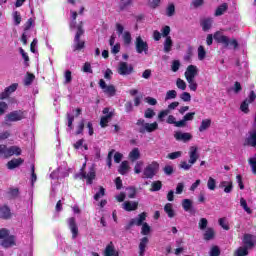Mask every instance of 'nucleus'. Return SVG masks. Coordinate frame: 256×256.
I'll list each match as a JSON object with an SVG mask.
<instances>
[{
	"instance_id": "obj_1",
	"label": "nucleus",
	"mask_w": 256,
	"mask_h": 256,
	"mask_svg": "<svg viewBox=\"0 0 256 256\" xmlns=\"http://www.w3.org/2000/svg\"><path fill=\"white\" fill-rule=\"evenodd\" d=\"M83 21H80L76 27L77 31L74 37L73 51H82L85 49V41L81 40V37L85 35V29H83Z\"/></svg>"
},
{
	"instance_id": "obj_2",
	"label": "nucleus",
	"mask_w": 256,
	"mask_h": 256,
	"mask_svg": "<svg viewBox=\"0 0 256 256\" xmlns=\"http://www.w3.org/2000/svg\"><path fill=\"white\" fill-rule=\"evenodd\" d=\"M136 125L140 127L138 129V133H153V131H157L159 129V124L157 122L146 123L144 119H138Z\"/></svg>"
},
{
	"instance_id": "obj_3",
	"label": "nucleus",
	"mask_w": 256,
	"mask_h": 256,
	"mask_svg": "<svg viewBox=\"0 0 256 256\" xmlns=\"http://www.w3.org/2000/svg\"><path fill=\"white\" fill-rule=\"evenodd\" d=\"M23 119H26V112L23 110H14L5 116L4 124L9 126L11 125L10 123L23 121Z\"/></svg>"
},
{
	"instance_id": "obj_4",
	"label": "nucleus",
	"mask_w": 256,
	"mask_h": 256,
	"mask_svg": "<svg viewBox=\"0 0 256 256\" xmlns=\"http://www.w3.org/2000/svg\"><path fill=\"white\" fill-rule=\"evenodd\" d=\"M214 39L216 42L224 45V47H229V45L231 47H233L234 49H237V47H239V42H237V39L229 40V37H227L225 35H221V34H219V32H216L214 34Z\"/></svg>"
},
{
	"instance_id": "obj_5",
	"label": "nucleus",
	"mask_w": 256,
	"mask_h": 256,
	"mask_svg": "<svg viewBox=\"0 0 256 256\" xmlns=\"http://www.w3.org/2000/svg\"><path fill=\"white\" fill-rule=\"evenodd\" d=\"M2 239V247L5 249L13 247L15 245V236H9V230L2 228L0 229V241Z\"/></svg>"
},
{
	"instance_id": "obj_6",
	"label": "nucleus",
	"mask_w": 256,
	"mask_h": 256,
	"mask_svg": "<svg viewBox=\"0 0 256 256\" xmlns=\"http://www.w3.org/2000/svg\"><path fill=\"white\" fill-rule=\"evenodd\" d=\"M146 219H147V213L146 212L140 213L137 218L131 219L129 223L125 225V230L129 231L131 227H133L134 225H136L137 227H141L143 223L146 221Z\"/></svg>"
},
{
	"instance_id": "obj_7",
	"label": "nucleus",
	"mask_w": 256,
	"mask_h": 256,
	"mask_svg": "<svg viewBox=\"0 0 256 256\" xmlns=\"http://www.w3.org/2000/svg\"><path fill=\"white\" fill-rule=\"evenodd\" d=\"M99 87L108 97H115V95H117V88H115V85H107L103 79L99 80Z\"/></svg>"
},
{
	"instance_id": "obj_8",
	"label": "nucleus",
	"mask_w": 256,
	"mask_h": 256,
	"mask_svg": "<svg viewBox=\"0 0 256 256\" xmlns=\"http://www.w3.org/2000/svg\"><path fill=\"white\" fill-rule=\"evenodd\" d=\"M102 113L104 116H102L100 119V126L102 127V129H105V127H107L109 125V121H111V119H113L115 112L110 111V108L106 107L103 109Z\"/></svg>"
},
{
	"instance_id": "obj_9",
	"label": "nucleus",
	"mask_w": 256,
	"mask_h": 256,
	"mask_svg": "<svg viewBox=\"0 0 256 256\" xmlns=\"http://www.w3.org/2000/svg\"><path fill=\"white\" fill-rule=\"evenodd\" d=\"M136 53H149V44L141 38V36L136 37L135 41Z\"/></svg>"
},
{
	"instance_id": "obj_10",
	"label": "nucleus",
	"mask_w": 256,
	"mask_h": 256,
	"mask_svg": "<svg viewBox=\"0 0 256 256\" xmlns=\"http://www.w3.org/2000/svg\"><path fill=\"white\" fill-rule=\"evenodd\" d=\"M256 99V94L255 91H250V94L248 96V98H246L240 105V111H242V113H249V104L253 103Z\"/></svg>"
},
{
	"instance_id": "obj_11",
	"label": "nucleus",
	"mask_w": 256,
	"mask_h": 256,
	"mask_svg": "<svg viewBox=\"0 0 256 256\" xmlns=\"http://www.w3.org/2000/svg\"><path fill=\"white\" fill-rule=\"evenodd\" d=\"M117 72L123 76L131 75V73L135 72V68H133V65L127 64V62H120Z\"/></svg>"
},
{
	"instance_id": "obj_12",
	"label": "nucleus",
	"mask_w": 256,
	"mask_h": 256,
	"mask_svg": "<svg viewBox=\"0 0 256 256\" xmlns=\"http://www.w3.org/2000/svg\"><path fill=\"white\" fill-rule=\"evenodd\" d=\"M68 227L72 233V239L79 237V226L77 225V219L70 217L67 219Z\"/></svg>"
},
{
	"instance_id": "obj_13",
	"label": "nucleus",
	"mask_w": 256,
	"mask_h": 256,
	"mask_svg": "<svg viewBox=\"0 0 256 256\" xmlns=\"http://www.w3.org/2000/svg\"><path fill=\"white\" fill-rule=\"evenodd\" d=\"M159 169V163L157 162H152L146 168L144 169V176L146 179H153L155 177V171Z\"/></svg>"
},
{
	"instance_id": "obj_14",
	"label": "nucleus",
	"mask_w": 256,
	"mask_h": 256,
	"mask_svg": "<svg viewBox=\"0 0 256 256\" xmlns=\"http://www.w3.org/2000/svg\"><path fill=\"white\" fill-rule=\"evenodd\" d=\"M82 179H86L87 185H93V180L97 177V173L95 172V167H90L89 172H81Z\"/></svg>"
},
{
	"instance_id": "obj_15",
	"label": "nucleus",
	"mask_w": 256,
	"mask_h": 256,
	"mask_svg": "<svg viewBox=\"0 0 256 256\" xmlns=\"http://www.w3.org/2000/svg\"><path fill=\"white\" fill-rule=\"evenodd\" d=\"M243 244L246 249H253L256 245V236L252 234H244Z\"/></svg>"
},
{
	"instance_id": "obj_16",
	"label": "nucleus",
	"mask_w": 256,
	"mask_h": 256,
	"mask_svg": "<svg viewBox=\"0 0 256 256\" xmlns=\"http://www.w3.org/2000/svg\"><path fill=\"white\" fill-rule=\"evenodd\" d=\"M174 139L176 141H182L183 143H188V141H191L193 139V135L189 132H175Z\"/></svg>"
},
{
	"instance_id": "obj_17",
	"label": "nucleus",
	"mask_w": 256,
	"mask_h": 256,
	"mask_svg": "<svg viewBox=\"0 0 256 256\" xmlns=\"http://www.w3.org/2000/svg\"><path fill=\"white\" fill-rule=\"evenodd\" d=\"M17 87H19V84L17 83H13L6 87L4 91L0 93V100L7 99L11 93H15L17 91Z\"/></svg>"
},
{
	"instance_id": "obj_18",
	"label": "nucleus",
	"mask_w": 256,
	"mask_h": 256,
	"mask_svg": "<svg viewBox=\"0 0 256 256\" xmlns=\"http://www.w3.org/2000/svg\"><path fill=\"white\" fill-rule=\"evenodd\" d=\"M244 145L256 147V125H254L253 129L249 132V136L245 139Z\"/></svg>"
},
{
	"instance_id": "obj_19",
	"label": "nucleus",
	"mask_w": 256,
	"mask_h": 256,
	"mask_svg": "<svg viewBox=\"0 0 256 256\" xmlns=\"http://www.w3.org/2000/svg\"><path fill=\"white\" fill-rule=\"evenodd\" d=\"M25 163L23 158H13L12 160L8 161L6 164L7 169L13 171V169H17V167H21Z\"/></svg>"
},
{
	"instance_id": "obj_20",
	"label": "nucleus",
	"mask_w": 256,
	"mask_h": 256,
	"mask_svg": "<svg viewBox=\"0 0 256 256\" xmlns=\"http://www.w3.org/2000/svg\"><path fill=\"white\" fill-rule=\"evenodd\" d=\"M197 73H199L197 66L189 65L184 73L185 79H195V77H197Z\"/></svg>"
},
{
	"instance_id": "obj_21",
	"label": "nucleus",
	"mask_w": 256,
	"mask_h": 256,
	"mask_svg": "<svg viewBox=\"0 0 256 256\" xmlns=\"http://www.w3.org/2000/svg\"><path fill=\"white\" fill-rule=\"evenodd\" d=\"M197 151V146L190 147L188 160V163H190V165H195V163H197V159H199V153H197Z\"/></svg>"
},
{
	"instance_id": "obj_22",
	"label": "nucleus",
	"mask_w": 256,
	"mask_h": 256,
	"mask_svg": "<svg viewBox=\"0 0 256 256\" xmlns=\"http://www.w3.org/2000/svg\"><path fill=\"white\" fill-rule=\"evenodd\" d=\"M13 217V213H11V208L9 206L4 205L0 207V219H4V221H7Z\"/></svg>"
},
{
	"instance_id": "obj_23",
	"label": "nucleus",
	"mask_w": 256,
	"mask_h": 256,
	"mask_svg": "<svg viewBox=\"0 0 256 256\" xmlns=\"http://www.w3.org/2000/svg\"><path fill=\"white\" fill-rule=\"evenodd\" d=\"M195 119V112H188L186 113L182 120H179V123H177L180 127H187V121H193Z\"/></svg>"
},
{
	"instance_id": "obj_24",
	"label": "nucleus",
	"mask_w": 256,
	"mask_h": 256,
	"mask_svg": "<svg viewBox=\"0 0 256 256\" xmlns=\"http://www.w3.org/2000/svg\"><path fill=\"white\" fill-rule=\"evenodd\" d=\"M147 245H149V238L147 236H144L143 238L140 239L139 256H145Z\"/></svg>"
},
{
	"instance_id": "obj_25",
	"label": "nucleus",
	"mask_w": 256,
	"mask_h": 256,
	"mask_svg": "<svg viewBox=\"0 0 256 256\" xmlns=\"http://www.w3.org/2000/svg\"><path fill=\"white\" fill-rule=\"evenodd\" d=\"M204 241H211L215 239V229L209 227L205 230L203 234Z\"/></svg>"
},
{
	"instance_id": "obj_26",
	"label": "nucleus",
	"mask_w": 256,
	"mask_h": 256,
	"mask_svg": "<svg viewBox=\"0 0 256 256\" xmlns=\"http://www.w3.org/2000/svg\"><path fill=\"white\" fill-rule=\"evenodd\" d=\"M117 253L118 252L115 250V245H113V242H110L104 249V256H114L117 255Z\"/></svg>"
},
{
	"instance_id": "obj_27",
	"label": "nucleus",
	"mask_w": 256,
	"mask_h": 256,
	"mask_svg": "<svg viewBox=\"0 0 256 256\" xmlns=\"http://www.w3.org/2000/svg\"><path fill=\"white\" fill-rule=\"evenodd\" d=\"M125 211H137L139 202L126 201L123 204Z\"/></svg>"
},
{
	"instance_id": "obj_28",
	"label": "nucleus",
	"mask_w": 256,
	"mask_h": 256,
	"mask_svg": "<svg viewBox=\"0 0 256 256\" xmlns=\"http://www.w3.org/2000/svg\"><path fill=\"white\" fill-rule=\"evenodd\" d=\"M6 155L9 157H13V155H21V149L19 148V146H11L9 148H7V152Z\"/></svg>"
},
{
	"instance_id": "obj_29",
	"label": "nucleus",
	"mask_w": 256,
	"mask_h": 256,
	"mask_svg": "<svg viewBox=\"0 0 256 256\" xmlns=\"http://www.w3.org/2000/svg\"><path fill=\"white\" fill-rule=\"evenodd\" d=\"M141 158V152H139V148H133L132 151L129 153V159L132 163L138 161Z\"/></svg>"
},
{
	"instance_id": "obj_30",
	"label": "nucleus",
	"mask_w": 256,
	"mask_h": 256,
	"mask_svg": "<svg viewBox=\"0 0 256 256\" xmlns=\"http://www.w3.org/2000/svg\"><path fill=\"white\" fill-rule=\"evenodd\" d=\"M182 207L184 211L191 213L193 211V201L191 199L182 200Z\"/></svg>"
},
{
	"instance_id": "obj_31",
	"label": "nucleus",
	"mask_w": 256,
	"mask_h": 256,
	"mask_svg": "<svg viewBox=\"0 0 256 256\" xmlns=\"http://www.w3.org/2000/svg\"><path fill=\"white\" fill-rule=\"evenodd\" d=\"M229 9V5L227 3H223L220 6H218L216 8L215 11V17H221V15H223L225 13V11H227Z\"/></svg>"
},
{
	"instance_id": "obj_32",
	"label": "nucleus",
	"mask_w": 256,
	"mask_h": 256,
	"mask_svg": "<svg viewBox=\"0 0 256 256\" xmlns=\"http://www.w3.org/2000/svg\"><path fill=\"white\" fill-rule=\"evenodd\" d=\"M200 25L203 31H209L213 25V20H211V18H206L201 21Z\"/></svg>"
},
{
	"instance_id": "obj_33",
	"label": "nucleus",
	"mask_w": 256,
	"mask_h": 256,
	"mask_svg": "<svg viewBox=\"0 0 256 256\" xmlns=\"http://www.w3.org/2000/svg\"><path fill=\"white\" fill-rule=\"evenodd\" d=\"M164 211L170 219H173V217H175V210H173V204L172 203H167L164 206Z\"/></svg>"
},
{
	"instance_id": "obj_34",
	"label": "nucleus",
	"mask_w": 256,
	"mask_h": 256,
	"mask_svg": "<svg viewBox=\"0 0 256 256\" xmlns=\"http://www.w3.org/2000/svg\"><path fill=\"white\" fill-rule=\"evenodd\" d=\"M128 171H129V162L128 161H123L120 164V167L118 168V173L120 175H127Z\"/></svg>"
},
{
	"instance_id": "obj_35",
	"label": "nucleus",
	"mask_w": 256,
	"mask_h": 256,
	"mask_svg": "<svg viewBox=\"0 0 256 256\" xmlns=\"http://www.w3.org/2000/svg\"><path fill=\"white\" fill-rule=\"evenodd\" d=\"M172 47H173V40L171 39V36H167L164 42V53H170Z\"/></svg>"
},
{
	"instance_id": "obj_36",
	"label": "nucleus",
	"mask_w": 256,
	"mask_h": 256,
	"mask_svg": "<svg viewBox=\"0 0 256 256\" xmlns=\"http://www.w3.org/2000/svg\"><path fill=\"white\" fill-rule=\"evenodd\" d=\"M211 127V119H204L202 120L200 126H199V131L200 133H203V131H207Z\"/></svg>"
},
{
	"instance_id": "obj_37",
	"label": "nucleus",
	"mask_w": 256,
	"mask_h": 256,
	"mask_svg": "<svg viewBox=\"0 0 256 256\" xmlns=\"http://www.w3.org/2000/svg\"><path fill=\"white\" fill-rule=\"evenodd\" d=\"M71 15H72V20L70 22V29H77V11H70Z\"/></svg>"
},
{
	"instance_id": "obj_38",
	"label": "nucleus",
	"mask_w": 256,
	"mask_h": 256,
	"mask_svg": "<svg viewBox=\"0 0 256 256\" xmlns=\"http://www.w3.org/2000/svg\"><path fill=\"white\" fill-rule=\"evenodd\" d=\"M191 57H193V46L189 45L184 56V61L191 63Z\"/></svg>"
},
{
	"instance_id": "obj_39",
	"label": "nucleus",
	"mask_w": 256,
	"mask_h": 256,
	"mask_svg": "<svg viewBox=\"0 0 256 256\" xmlns=\"http://www.w3.org/2000/svg\"><path fill=\"white\" fill-rule=\"evenodd\" d=\"M162 188H163V183L158 180V181L152 182L150 191L152 192L161 191Z\"/></svg>"
},
{
	"instance_id": "obj_40",
	"label": "nucleus",
	"mask_w": 256,
	"mask_h": 256,
	"mask_svg": "<svg viewBox=\"0 0 256 256\" xmlns=\"http://www.w3.org/2000/svg\"><path fill=\"white\" fill-rule=\"evenodd\" d=\"M207 187L210 191H215L217 187V180L213 177H209L208 182H207Z\"/></svg>"
},
{
	"instance_id": "obj_41",
	"label": "nucleus",
	"mask_w": 256,
	"mask_h": 256,
	"mask_svg": "<svg viewBox=\"0 0 256 256\" xmlns=\"http://www.w3.org/2000/svg\"><path fill=\"white\" fill-rule=\"evenodd\" d=\"M248 163L251 167L253 175H256V153L254 154L253 157L248 159Z\"/></svg>"
},
{
	"instance_id": "obj_42",
	"label": "nucleus",
	"mask_w": 256,
	"mask_h": 256,
	"mask_svg": "<svg viewBox=\"0 0 256 256\" xmlns=\"http://www.w3.org/2000/svg\"><path fill=\"white\" fill-rule=\"evenodd\" d=\"M236 255L237 256H247L249 255V248L245 246H241L236 250Z\"/></svg>"
},
{
	"instance_id": "obj_43",
	"label": "nucleus",
	"mask_w": 256,
	"mask_h": 256,
	"mask_svg": "<svg viewBox=\"0 0 256 256\" xmlns=\"http://www.w3.org/2000/svg\"><path fill=\"white\" fill-rule=\"evenodd\" d=\"M207 55V51H205V47L203 45H200L198 47V59L199 61H203Z\"/></svg>"
},
{
	"instance_id": "obj_44",
	"label": "nucleus",
	"mask_w": 256,
	"mask_h": 256,
	"mask_svg": "<svg viewBox=\"0 0 256 256\" xmlns=\"http://www.w3.org/2000/svg\"><path fill=\"white\" fill-rule=\"evenodd\" d=\"M187 83H188V87L190 89V91H197V82L195 81V78H190V79H186Z\"/></svg>"
},
{
	"instance_id": "obj_45",
	"label": "nucleus",
	"mask_w": 256,
	"mask_h": 256,
	"mask_svg": "<svg viewBox=\"0 0 256 256\" xmlns=\"http://www.w3.org/2000/svg\"><path fill=\"white\" fill-rule=\"evenodd\" d=\"M240 205L244 209V211H246V213H248V215H251V213H253L251 208H249V206L247 205V200H245V198L240 199Z\"/></svg>"
},
{
	"instance_id": "obj_46",
	"label": "nucleus",
	"mask_w": 256,
	"mask_h": 256,
	"mask_svg": "<svg viewBox=\"0 0 256 256\" xmlns=\"http://www.w3.org/2000/svg\"><path fill=\"white\" fill-rule=\"evenodd\" d=\"M207 225H209V221L207 220V218H201L199 220L198 227L200 231H205V229H207Z\"/></svg>"
},
{
	"instance_id": "obj_47",
	"label": "nucleus",
	"mask_w": 256,
	"mask_h": 256,
	"mask_svg": "<svg viewBox=\"0 0 256 256\" xmlns=\"http://www.w3.org/2000/svg\"><path fill=\"white\" fill-rule=\"evenodd\" d=\"M126 191H128L129 199H135V197L137 195V188L130 186V187L126 188Z\"/></svg>"
},
{
	"instance_id": "obj_48",
	"label": "nucleus",
	"mask_w": 256,
	"mask_h": 256,
	"mask_svg": "<svg viewBox=\"0 0 256 256\" xmlns=\"http://www.w3.org/2000/svg\"><path fill=\"white\" fill-rule=\"evenodd\" d=\"M64 84L65 85H69V83H71V81H73V76H72V72L71 70H66L64 73Z\"/></svg>"
},
{
	"instance_id": "obj_49",
	"label": "nucleus",
	"mask_w": 256,
	"mask_h": 256,
	"mask_svg": "<svg viewBox=\"0 0 256 256\" xmlns=\"http://www.w3.org/2000/svg\"><path fill=\"white\" fill-rule=\"evenodd\" d=\"M142 230H141V235H148L151 233V226L147 222H142Z\"/></svg>"
},
{
	"instance_id": "obj_50",
	"label": "nucleus",
	"mask_w": 256,
	"mask_h": 256,
	"mask_svg": "<svg viewBox=\"0 0 256 256\" xmlns=\"http://www.w3.org/2000/svg\"><path fill=\"white\" fill-rule=\"evenodd\" d=\"M8 195L10 199H17L19 197V189L18 188H10L8 191Z\"/></svg>"
},
{
	"instance_id": "obj_51",
	"label": "nucleus",
	"mask_w": 256,
	"mask_h": 256,
	"mask_svg": "<svg viewBox=\"0 0 256 256\" xmlns=\"http://www.w3.org/2000/svg\"><path fill=\"white\" fill-rule=\"evenodd\" d=\"M33 81H35V74L27 73V76H26V78L24 80V84L26 86H29V85H31V83H33Z\"/></svg>"
},
{
	"instance_id": "obj_52",
	"label": "nucleus",
	"mask_w": 256,
	"mask_h": 256,
	"mask_svg": "<svg viewBox=\"0 0 256 256\" xmlns=\"http://www.w3.org/2000/svg\"><path fill=\"white\" fill-rule=\"evenodd\" d=\"M123 41H124V45H131V41H132L131 32L129 31L124 32Z\"/></svg>"
},
{
	"instance_id": "obj_53",
	"label": "nucleus",
	"mask_w": 256,
	"mask_h": 256,
	"mask_svg": "<svg viewBox=\"0 0 256 256\" xmlns=\"http://www.w3.org/2000/svg\"><path fill=\"white\" fill-rule=\"evenodd\" d=\"M101 197H105V188L103 186L99 187V191L94 195V200L99 201Z\"/></svg>"
},
{
	"instance_id": "obj_54",
	"label": "nucleus",
	"mask_w": 256,
	"mask_h": 256,
	"mask_svg": "<svg viewBox=\"0 0 256 256\" xmlns=\"http://www.w3.org/2000/svg\"><path fill=\"white\" fill-rule=\"evenodd\" d=\"M166 123H168V125H174L176 127L181 128V126L177 125V123H179V121H177V118H175V116H173V115L168 116Z\"/></svg>"
},
{
	"instance_id": "obj_55",
	"label": "nucleus",
	"mask_w": 256,
	"mask_h": 256,
	"mask_svg": "<svg viewBox=\"0 0 256 256\" xmlns=\"http://www.w3.org/2000/svg\"><path fill=\"white\" fill-rule=\"evenodd\" d=\"M169 113H171V111H169L167 109L160 111L158 114V121H160V123H163V121H165V117H167V115H169Z\"/></svg>"
},
{
	"instance_id": "obj_56",
	"label": "nucleus",
	"mask_w": 256,
	"mask_h": 256,
	"mask_svg": "<svg viewBox=\"0 0 256 256\" xmlns=\"http://www.w3.org/2000/svg\"><path fill=\"white\" fill-rule=\"evenodd\" d=\"M179 169H183L184 171H189L191 167H193V164L187 163V161H181L180 164L178 165Z\"/></svg>"
},
{
	"instance_id": "obj_57",
	"label": "nucleus",
	"mask_w": 256,
	"mask_h": 256,
	"mask_svg": "<svg viewBox=\"0 0 256 256\" xmlns=\"http://www.w3.org/2000/svg\"><path fill=\"white\" fill-rule=\"evenodd\" d=\"M113 153H115V150L112 149L111 151L108 152V156L106 159L107 166L109 169H111V166L113 165Z\"/></svg>"
},
{
	"instance_id": "obj_58",
	"label": "nucleus",
	"mask_w": 256,
	"mask_h": 256,
	"mask_svg": "<svg viewBox=\"0 0 256 256\" xmlns=\"http://www.w3.org/2000/svg\"><path fill=\"white\" fill-rule=\"evenodd\" d=\"M176 86L178 87V89H181L182 91H185L187 89V83H185L181 78L177 79Z\"/></svg>"
},
{
	"instance_id": "obj_59",
	"label": "nucleus",
	"mask_w": 256,
	"mask_h": 256,
	"mask_svg": "<svg viewBox=\"0 0 256 256\" xmlns=\"http://www.w3.org/2000/svg\"><path fill=\"white\" fill-rule=\"evenodd\" d=\"M154 115H155V110L151 108H147L144 112L145 119H153Z\"/></svg>"
},
{
	"instance_id": "obj_60",
	"label": "nucleus",
	"mask_w": 256,
	"mask_h": 256,
	"mask_svg": "<svg viewBox=\"0 0 256 256\" xmlns=\"http://www.w3.org/2000/svg\"><path fill=\"white\" fill-rule=\"evenodd\" d=\"M181 155H182L181 151L172 152L167 155V159H171L173 161L175 159H179Z\"/></svg>"
},
{
	"instance_id": "obj_61",
	"label": "nucleus",
	"mask_w": 256,
	"mask_h": 256,
	"mask_svg": "<svg viewBox=\"0 0 256 256\" xmlns=\"http://www.w3.org/2000/svg\"><path fill=\"white\" fill-rule=\"evenodd\" d=\"M13 18L15 25H21V12L15 11L13 13Z\"/></svg>"
},
{
	"instance_id": "obj_62",
	"label": "nucleus",
	"mask_w": 256,
	"mask_h": 256,
	"mask_svg": "<svg viewBox=\"0 0 256 256\" xmlns=\"http://www.w3.org/2000/svg\"><path fill=\"white\" fill-rule=\"evenodd\" d=\"M210 256H219L221 255V249H219V246H213L210 249Z\"/></svg>"
},
{
	"instance_id": "obj_63",
	"label": "nucleus",
	"mask_w": 256,
	"mask_h": 256,
	"mask_svg": "<svg viewBox=\"0 0 256 256\" xmlns=\"http://www.w3.org/2000/svg\"><path fill=\"white\" fill-rule=\"evenodd\" d=\"M175 15V4L171 3L167 7V16L173 17Z\"/></svg>"
},
{
	"instance_id": "obj_64",
	"label": "nucleus",
	"mask_w": 256,
	"mask_h": 256,
	"mask_svg": "<svg viewBox=\"0 0 256 256\" xmlns=\"http://www.w3.org/2000/svg\"><path fill=\"white\" fill-rule=\"evenodd\" d=\"M169 99H177V91L175 90H169L166 93V101Z\"/></svg>"
}]
</instances>
